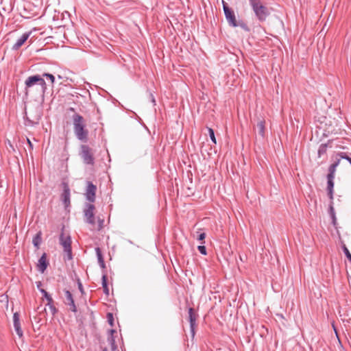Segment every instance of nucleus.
<instances>
[{"label":"nucleus","mask_w":351,"mask_h":351,"mask_svg":"<svg viewBox=\"0 0 351 351\" xmlns=\"http://www.w3.org/2000/svg\"><path fill=\"white\" fill-rule=\"evenodd\" d=\"M208 134H209V136H210V138L211 141L215 144H216L217 143V141H216V138H215V132H214V130L212 128H208Z\"/></svg>","instance_id":"obj_28"},{"label":"nucleus","mask_w":351,"mask_h":351,"mask_svg":"<svg viewBox=\"0 0 351 351\" xmlns=\"http://www.w3.org/2000/svg\"><path fill=\"white\" fill-rule=\"evenodd\" d=\"M102 351H108L106 348H104Z\"/></svg>","instance_id":"obj_41"},{"label":"nucleus","mask_w":351,"mask_h":351,"mask_svg":"<svg viewBox=\"0 0 351 351\" xmlns=\"http://www.w3.org/2000/svg\"><path fill=\"white\" fill-rule=\"evenodd\" d=\"M94 210L95 206L91 204H86V207L84 210L86 221L87 223L92 225L95 224Z\"/></svg>","instance_id":"obj_8"},{"label":"nucleus","mask_w":351,"mask_h":351,"mask_svg":"<svg viewBox=\"0 0 351 351\" xmlns=\"http://www.w3.org/2000/svg\"><path fill=\"white\" fill-rule=\"evenodd\" d=\"M149 96H150L152 102L154 104V105H155L156 104V101H155V98H154L153 94L150 93Z\"/></svg>","instance_id":"obj_35"},{"label":"nucleus","mask_w":351,"mask_h":351,"mask_svg":"<svg viewBox=\"0 0 351 351\" xmlns=\"http://www.w3.org/2000/svg\"><path fill=\"white\" fill-rule=\"evenodd\" d=\"M47 306H49L50 311H51V313L53 315H54L56 313H57V309L55 307V306L53 305V302H47Z\"/></svg>","instance_id":"obj_26"},{"label":"nucleus","mask_w":351,"mask_h":351,"mask_svg":"<svg viewBox=\"0 0 351 351\" xmlns=\"http://www.w3.org/2000/svg\"><path fill=\"white\" fill-rule=\"evenodd\" d=\"M337 157H339L341 159H346L349 162L351 166V158L348 156L346 152H339L337 154Z\"/></svg>","instance_id":"obj_22"},{"label":"nucleus","mask_w":351,"mask_h":351,"mask_svg":"<svg viewBox=\"0 0 351 351\" xmlns=\"http://www.w3.org/2000/svg\"><path fill=\"white\" fill-rule=\"evenodd\" d=\"M27 143H28V145L29 146V148L31 149H33V145H32V142L30 141V140L29 138H27Z\"/></svg>","instance_id":"obj_36"},{"label":"nucleus","mask_w":351,"mask_h":351,"mask_svg":"<svg viewBox=\"0 0 351 351\" xmlns=\"http://www.w3.org/2000/svg\"><path fill=\"white\" fill-rule=\"evenodd\" d=\"M43 77H46L47 78L49 79L52 84L54 83L55 77H54V76L52 74L47 73H44L43 74Z\"/></svg>","instance_id":"obj_31"},{"label":"nucleus","mask_w":351,"mask_h":351,"mask_svg":"<svg viewBox=\"0 0 351 351\" xmlns=\"http://www.w3.org/2000/svg\"><path fill=\"white\" fill-rule=\"evenodd\" d=\"M334 177L327 176V191L330 200L333 199Z\"/></svg>","instance_id":"obj_14"},{"label":"nucleus","mask_w":351,"mask_h":351,"mask_svg":"<svg viewBox=\"0 0 351 351\" xmlns=\"http://www.w3.org/2000/svg\"><path fill=\"white\" fill-rule=\"evenodd\" d=\"M73 130L77 138L86 143L88 140V131L85 128L86 124L83 117L75 113L73 117Z\"/></svg>","instance_id":"obj_2"},{"label":"nucleus","mask_w":351,"mask_h":351,"mask_svg":"<svg viewBox=\"0 0 351 351\" xmlns=\"http://www.w3.org/2000/svg\"><path fill=\"white\" fill-rule=\"evenodd\" d=\"M102 351H108L106 348H104Z\"/></svg>","instance_id":"obj_42"},{"label":"nucleus","mask_w":351,"mask_h":351,"mask_svg":"<svg viewBox=\"0 0 351 351\" xmlns=\"http://www.w3.org/2000/svg\"><path fill=\"white\" fill-rule=\"evenodd\" d=\"M8 146H10V148H11L13 151H14V148L13 145H12V143H11L10 141H9V140L8 141Z\"/></svg>","instance_id":"obj_38"},{"label":"nucleus","mask_w":351,"mask_h":351,"mask_svg":"<svg viewBox=\"0 0 351 351\" xmlns=\"http://www.w3.org/2000/svg\"><path fill=\"white\" fill-rule=\"evenodd\" d=\"M71 110L74 111L73 108H71Z\"/></svg>","instance_id":"obj_43"},{"label":"nucleus","mask_w":351,"mask_h":351,"mask_svg":"<svg viewBox=\"0 0 351 351\" xmlns=\"http://www.w3.org/2000/svg\"><path fill=\"white\" fill-rule=\"evenodd\" d=\"M343 251L346 255V256L348 258V259L350 261L351 263V254L350 253L348 249L346 247V245H343Z\"/></svg>","instance_id":"obj_29"},{"label":"nucleus","mask_w":351,"mask_h":351,"mask_svg":"<svg viewBox=\"0 0 351 351\" xmlns=\"http://www.w3.org/2000/svg\"><path fill=\"white\" fill-rule=\"evenodd\" d=\"M80 156L84 163L93 165L95 162L93 152L91 148L86 145H82L80 147Z\"/></svg>","instance_id":"obj_5"},{"label":"nucleus","mask_w":351,"mask_h":351,"mask_svg":"<svg viewBox=\"0 0 351 351\" xmlns=\"http://www.w3.org/2000/svg\"><path fill=\"white\" fill-rule=\"evenodd\" d=\"M102 287L104 289V292L105 294H109V289L107 284V277L106 274H104L102 276Z\"/></svg>","instance_id":"obj_21"},{"label":"nucleus","mask_w":351,"mask_h":351,"mask_svg":"<svg viewBox=\"0 0 351 351\" xmlns=\"http://www.w3.org/2000/svg\"><path fill=\"white\" fill-rule=\"evenodd\" d=\"M117 333V331L114 329H111L109 330V334L108 336V342L110 345L111 350L115 351L117 349V346L115 342V337L114 334Z\"/></svg>","instance_id":"obj_11"},{"label":"nucleus","mask_w":351,"mask_h":351,"mask_svg":"<svg viewBox=\"0 0 351 351\" xmlns=\"http://www.w3.org/2000/svg\"><path fill=\"white\" fill-rule=\"evenodd\" d=\"M107 319H108V322L109 323V324L112 326L113 324H114V317H113V315L112 313H108L107 314Z\"/></svg>","instance_id":"obj_30"},{"label":"nucleus","mask_w":351,"mask_h":351,"mask_svg":"<svg viewBox=\"0 0 351 351\" xmlns=\"http://www.w3.org/2000/svg\"><path fill=\"white\" fill-rule=\"evenodd\" d=\"M78 287H79V289L80 290V291L83 292V287H82V285L81 282L78 283Z\"/></svg>","instance_id":"obj_39"},{"label":"nucleus","mask_w":351,"mask_h":351,"mask_svg":"<svg viewBox=\"0 0 351 351\" xmlns=\"http://www.w3.org/2000/svg\"><path fill=\"white\" fill-rule=\"evenodd\" d=\"M327 145L326 144H322L318 149V156L321 157L323 154L326 152Z\"/></svg>","instance_id":"obj_23"},{"label":"nucleus","mask_w":351,"mask_h":351,"mask_svg":"<svg viewBox=\"0 0 351 351\" xmlns=\"http://www.w3.org/2000/svg\"><path fill=\"white\" fill-rule=\"evenodd\" d=\"M59 241L60 245L64 250V260H71L73 258V255L71 250V238L70 235H66L63 232H62L59 237Z\"/></svg>","instance_id":"obj_4"},{"label":"nucleus","mask_w":351,"mask_h":351,"mask_svg":"<svg viewBox=\"0 0 351 351\" xmlns=\"http://www.w3.org/2000/svg\"><path fill=\"white\" fill-rule=\"evenodd\" d=\"M329 213H330V215L332 219V221H333V223H335V220H336V217H335V209L333 208V206H332V200H331V202H330V206H329Z\"/></svg>","instance_id":"obj_24"},{"label":"nucleus","mask_w":351,"mask_h":351,"mask_svg":"<svg viewBox=\"0 0 351 351\" xmlns=\"http://www.w3.org/2000/svg\"><path fill=\"white\" fill-rule=\"evenodd\" d=\"M189 319L190 322V327L193 337L195 335V315L192 308L189 309Z\"/></svg>","instance_id":"obj_15"},{"label":"nucleus","mask_w":351,"mask_h":351,"mask_svg":"<svg viewBox=\"0 0 351 351\" xmlns=\"http://www.w3.org/2000/svg\"><path fill=\"white\" fill-rule=\"evenodd\" d=\"M42 241V233L38 232L33 238L32 243L36 248H39Z\"/></svg>","instance_id":"obj_18"},{"label":"nucleus","mask_w":351,"mask_h":351,"mask_svg":"<svg viewBox=\"0 0 351 351\" xmlns=\"http://www.w3.org/2000/svg\"><path fill=\"white\" fill-rule=\"evenodd\" d=\"M63 192L62 193V200L66 207L70 204V189L66 182L62 183Z\"/></svg>","instance_id":"obj_9"},{"label":"nucleus","mask_w":351,"mask_h":351,"mask_svg":"<svg viewBox=\"0 0 351 351\" xmlns=\"http://www.w3.org/2000/svg\"><path fill=\"white\" fill-rule=\"evenodd\" d=\"M38 95L44 99V95L47 90V84L43 77L39 75L29 76L25 81V94L28 95L32 92L34 87Z\"/></svg>","instance_id":"obj_1"},{"label":"nucleus","mask_w":351,"mask_h":351,"mask_svg":"<svg viewBox=\"0 0 351 351\" xmlns=\"http://www.w3.org/2000/svg\"><path fill=\"white\" fill-rule=\"evenodd\" d=\"M30 32H27L23 34L15 43V44L13 45L12 49L14 50L19 49L24 43L28 39L29 37Z\"/></svg>","instance_id":"obj_13"},{"label":"nucleus","mask_w":351,"mask_h":351,"mask_svg":"<svg viewBox=\"0 0 351 351\" xmlns=\"http://www.w3.org/2000/svg\"><path fill=\"white\" fill-rule=\"evenodd\" d=\"M341 159L339 157H337V160L336 161L332 163L330 167H329V169H328V177H330V176H332V177H334L335 178V171H336V168L338 167V165H339L340 163V161H341Z\"/></svg>","instance_id":"obj_16"},{"label":"nucleus","mask_w":351,"mask_h":351,"mask_svg":"<svg viewBox=\"0 0 351 351\" xmlns=\"http://www.w3.org/2000/svg\"><path fill=\"white\" fill-rule=\"evenodd\" d=\"M95 252H96L98 262H99L100 267L101 268H105L106 265H105L104 260L100 248L96 247Z\"/></svg>","instance_id":"obj_17"},{"label":"nucleus","mask_w":351,"mask_h":351,"mask_svg":"<svg viewBox=\"0 0 351 351\" xmlns=\"http://www.w3.org/2000/svg\"><path fill=\"white\" fill-rule=\"evenodd\" d=\"M14 327L16 334L21 337L23 336V331L21 328L19 322V315L17 313H15L13 315Z\"/></svg>","instance_id":"obj_12"},{"label":"nucleus","mask_w":351,"mask_h":351,"mask_svg":"<svg viewBox=\"0 0 351 351\" xmlns=\"http://www.w3.org/2000/svg\"><path fill=\"white\" fill-rule=\"evenodd\" d=\"M40 291L42 293L43 298L47 300V302H53L51 296L45 289H40Z\"/></svg>","instance_id":"obj_25"},{"label":"nucleus","mask_w":351,"mask_h":351,"mask_svg":"<svg viewBox=\"0 0 351 351\" xmlns=\"http://www.w3.org/2000/svg\"><path fill=\"white\" fill-rule=\"evenodd\" d=\"M256 128L258 134L263 138L265 136V121H258Z\"/></svg>","instance_id":"obj_19"},{"label":"nucleus","mask_w":351,"mask_h":351,"mask_svg":"<svg viewBox=\"0 0 351 351\" xmlns=\"http://www.w3.org/2000/svg\"><path fill=\"white\" fill-rule=\"evenodd\" d=\"M41 285H42L41 282H36V287H37V288H38V289L39 291H40V289H43L41 288Z\"/></svg>","instance_id":"obj_37"},{"label":"nucleus","mask_w":351,"mask_h":351,"mask_svg":"<svg viewBox=\"0 0 351 351\" xmlns=\"http://www.w3.org/2000/svg\"><path fill=\"white\" fill-rule=\"evenodd\" d=\"M206 237V234L204 232L200 233L197 237V240L202 241L204 240Z\"/></svg>","instance_id":"obj_34"},{"label":"nucleus","mask_w":351,"mask_h":351,"mask_svg":"<svg viewBox=\"0 0 351 351\" xmlns=\"http://www.w3.org/2000/svg\"><path fill=\"white\" fill-rule=\"evenodd\" d=\"M237 27H241L243 29H244L246 32H249L250 31V29H249L248 26L243 21H239L238 22L237 21Z\"/></svg>","instance_id":"obj_27"},{"label":"nucleus","mask_w":351,"mask_h":351,"mask_svg":"<svg viewBox=\"0 0 351 351\" xmlns=\"http://www.w3.org/2000/svg\"><path fill=\"white\" fill-rule=\"evenodd\" d=\"M69 306H70V310L72 311V312H77V308H76V306L75 304V302L72 303H71L70 304H69Z\"/></svg>","instance_id":"obj_33"},{"label":"nucleus","mask_w":351,"mask_h":351,"mask_svg":"<svg viewBox=\"0 0 351 351\" xmlns=\"http://www.w3.org/2000/svg\"><path fill=\"white\" fill-rule=\"evenodd\" d=\"M198 251L203 255H206V248L204 245H199L197 247Z\"/></svg>","instance_id":"obj_32"},{"label":"nucleus","mask_w":351,"mask_h":351,"mask_svg":"<svg viewBox=\"0 0 351 351\" xmlns=\"http://www.w3.org/2000/svg\"><path fill=\"white\" fill-rule=\"evenodd\" d=\"M27 121L29 122V124L31 125H34V123L33 121H32L31 120H27Z\"/></svg>","instance_id":"obj_40"},{"label":"nucleus","mask_w":351,"mask_h":351,"mask_svg":"<svg viewBox=\"0 0 351 351\" xmlns=\"http://www.w3.org/2000/svg\"><path fill=\"white\" fill-rule=\"evenodd\" d=\"M256 16L260 21H264L270 14L269 9L263 5L261 0H249Z\"/></svg>","instance_id":"obj_3"},{"label":"nucleus","mask_w":351,"mask_h":351,"mask_svg":"<svg viewBox=\"0 0 351 351\" xmlns=\"http://www.w3.org/2000/svg\"><path fill=\"white\" fill-rule=\"evenodd\" d=\"M223 8L228 24L234 27H237V19L234 11L232 10L224 1H223Z\"/></svg>","instance_id":"obj_6"},{"label":"nucleus","mask_w":351,"mask_h":351,"mask_svg":"<svg viewBox=\"0 0 351 351\" xmlns=\"http://www.w3.org/2000/svg\"><path fill=\"white\" fill-rule=\"evenodd\" d=\"M49 265V262L47 260L46 253H43L39 258L37 263V269L40 273H44Z\"/></svg>","instance_id":"obj_10"},{"label":"nucleus","mask_w":351,"mask_h":351,"mask_svg":"<svg viewBox=\"0 0 351 351\" xmlns=\"http://www.w3.org/2000/svg\"><path fill=\"white\" fill-rule=\"evenodd\" d=\"M64 295H65L66 304L69 305L71 303L73 304V302H74V300L73 298V295H72L71 293L69 291L66 290L64 292Z\"/></svg>","instance_id":"obj_20"},{"label":"nucleus","mask_w":351,"mask_h":351,"mask_svg":"<svg viewBox=\"0 0 351 351\" xmlns=\"http://www.w3.org/2000/svg\"><path fill=\"white\" fill-rule=\"evenodd\" d=\"M97 186L91 182H87L85 196L88 201L94 202L95 200V194Z\"/></svg>","instance_id":"obj_7"}]
</instances>
